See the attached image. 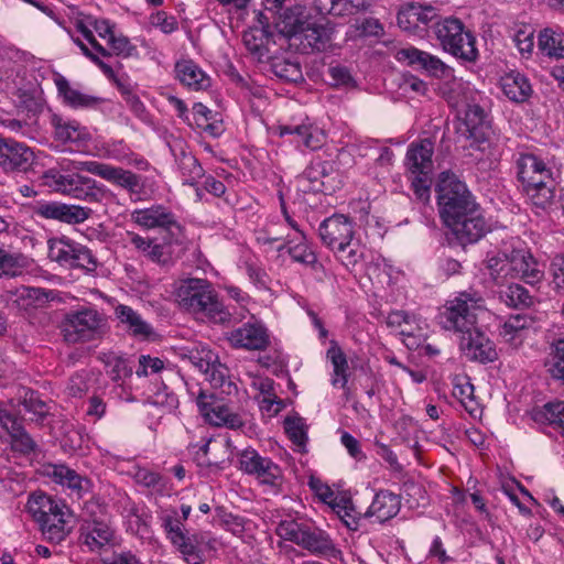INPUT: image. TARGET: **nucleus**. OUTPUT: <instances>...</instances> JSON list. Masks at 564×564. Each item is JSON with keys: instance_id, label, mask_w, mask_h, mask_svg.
Instances as JSON below:
<instances>
[{"instance_id": "obj_1", "label": "nucleus", "mask_w": 564, "mask_h": 564, "mask_svg": "<svg viewBox=\"0 0 564 564\" xmlns=\"http://www.w3.org/2000/svg\"><path fill=\"white\" fill-rule=\"evenodd\" d=\"M69 170L85 171L99 176L126 189L131 196L140 195L144 189L140 175L98 161H73L67 166L61 163V170L53 167L42 174V184L53 192L90 204H101L107 198L109 191L104 185L79 173H62Z\"/></svg>"}, {"instance_id": "obj_2", "label": "nucleus", "mask_w": 564, "mask_h": 564, "mask_svg": "<svg viewBox=\"0 0 564 564\" xmlns=\"http://www.w3.org/2000/svg\"><path fill=\"white\" fill-rule=\"evenodd\" d=\"M175 297L182 310L204 316L213 323L229 325L236 321L219 301L213 284L206 279L181 280L175 290Z\"/></svg>"}, {"instance_id": "obj_3", "label": "nucleus", "mask_w": 564, "mask_h": 564, "mask_svg": "<svg viewBox=\"0 0 564 564\" xmlns=\"http://www.w3.org/2000/svg\"><path fill=\"white\" fill-rule=\"evenodd\" d=\"M516 170L517 178L528 199L541 209L551 206L556 187L552 167L536 154L523 152L516 159Z\"/></svg>"}, {"instance_id": "obj_4", "label": "nucleus", "mask_w": 564, "mask_h": 564, "mask_svg": "<svg viewBox=\"0 0 564 564\" xmlns=\"http://www.w3.org/2000/svg\"><path fill=\"white\" fill-rule=\"evenodd\" d=\"M28 511L39 523L45 539L61 543L72 531L70 509L61 500L44 492H34L28 501Z\"/></svg>"}, {"instance_id": "obj_5", "label": "nucleus", "mask_w": 564, "mask_h": 564, "mask_svg": "<svg viewBox=\"0 0 564 564\" xmlns=\"http://www.w3.org/2000/svg\"><path fill=\"white\" fill-rule=\"evenodd\" d=\"M59 329L63 340L68 345L96 341L107 335L108 318L96 306L83 305L64 315Z\"/></svg>"}, {"instance_id": "obj_6", "label": "nucleus", "mask_w": 564, "mask_h": 564, "mask_svg": "<svg viewBox=\"0 0 564 564\" xmlns=\"http://www.w3.org/2000/svg\"><path fill=\"white\" fill-rule=\"evenodd\" d=\"M486 311L485 300L477 292H459L440 308L437 321L445 330L457 335L478 326V316Z\"/></svg>"}, {"instance_id": "obj_7", "label": "nucleus", "mask_w": 564, "mask_h": 564, "mask_svg": "<svg viewBox=\"0 0 564 564\" xmlns=\"http://www.w3.org/2000/svg\"><path fill=\"white\" fill-rule=\"evenodd\" d=\"M436 192L438 213L444 225L480 207L466 184L452 172L441 173Z\"/></svg>"}, {"instance_id": "obj_8", "label": "nucleus", "mask_w": 564, "mask_h": 564, "mask_svg": "<svg viewBox=\"0 0 564 564\" xmlns=\"http://www.w3.org/2000/svg\"><path fill=\"white\" fill-rule=\"evenodd\" d=\"M440 46L447 53L466 62L478 57L476 37L458 18L446 17L432 25Z\"/></svg>"}, {"instance_id": "obj_9", "label": "nucleus", "mask_w": 564, "mask_h": 564, "mask_svg": "<svg viewBox=\"0 0 564 564\" xmlns=\"http://www.w3.org/2000/svg\"><path fill=\"white\" fill-rule=\"evenodd\" d=\"M82 518L80 538L90 551H98L111 541L113 531L108 523L105 506L95 500L87 501Z\"/></svg>"}, {"instance_id": "obj_10", "label": "nucleus", "mask_w": 564, "mask_h": 564, "mask_svg": "<svg viewBox=\"0 0 564 564\" xmlns=\"http://www.w3.org/2000/svg\"><path fill=\"white\" fill-rule=\"evenodd\" d=\"M239 468L245 474L257 478L262 485L275 486L282 478L280 466L251 447L239 454Z\"/></svg>"}, {"instance_id": "obj_11", "label": "nucleus", "mask_w": 564, "mask_h": 564, "mask_svg": "<svg viewBox=\"0 0 564 564\" xmlns=\"http://www.w3.org/2000/svg\"><path fill=\"white\" fill-rule=\"evenodd\" d=\"M23 423L21 415L7 406H0V426L9 436L10 448L22 455H30L36 451L37 444Z\"/></svg>"}, {"instance_id": "obj_12", "label": "nucleus", "mask_w": 564, "mask_h": 564, "mask_svg": "<svg viewBox=\"0 0 564 564\" xmlns=\"http://www.w3.org/2000/svg\"><path fill=\"white\" fill-rule=\"evenodd\" d=\"M462 246H467L480 240L490 226L484 216L481 207H478L460 217L445 224Z\"/></svg>"}, {"instance_id": "obj_13", "label": "nucleus", "mask_w": 564, "mask_h": 564, "mask_svg": "<svg viewBox=\"0 0 564 564\" xmlns=\"http://www.w3.org/2000/svg\"><path fill=\"white\" fill-rule=\"evenodd\" d=\"M225 338L234 348L263 351L270 346L268 328L259 321L247 322L227 332Z\"/></svg>"}, {"instance_id": "obj_14", "label": "nucleus", "mask_w": 564, "mask_h": 564, "mask_svg": "<svg viewBox=\"0 0 564 564\" xmlns=\"http://www.w3.org/2000/svg\"><path fill=\"white\" fill-rule=\"evenodd\" d=\"M459 350L470 361L480 364L492 362L498 358L494 341L479 328V326L458 335Z\"/></svg>"}, {"instance_id": "obj_15", "label": "nucleus", "mask_w": 564, "mask_h": 564, "mask_svg": "<svg viewBox=\"0 0 564 564\" xmlns=\"http://www.w3.org/2000/svg\"><path fill=\"white\" fill-rule=\"evenodd\" d=\"M131 220L144 229H164L170 236H174L175 231H182V226L176 220L175 215L167 207L160 204L134 209L131 213Z\"/></svg>"}, {"instance_id": "obj_16", "label": "nucleus", "mask_w": 564, "mask_h": 564, "mask_svg": "<svg viewBox=\"0 0 564 564\" xmlns=\"http://www.w3.org/2000/svg\"><path fill=\"white\" fill-rule=\"evenodd\" d=\"M33 214L44 219H53L69 225H78L83 224L91 216L93 209L61 202H39L33 207Z\"/></svg>"}, {"instance_id": "obj_17", "label": "nucleus", "mask_w": 564, "mask_h": 564, "mask_svg": "<svg viewBox=\"0 0 564 564\" xmlns=\"http://www.w3.org/2000/svg\"><path fill=\"white\" fill-rule=\"evenodd\" d=\"M33 161L31 148L11 138H0V167L4 172H26Z\"/></svg>"}, {"instance_id": "obj_18", "label": "nucleus", "mask_w": 564, "mask_h": 564, "mask_svg": "<svg viewBox=\"0 0 564 564\" xmlns=\"http://www.w3.org/2000/svg\"><path fill=\"white\" fill-rule=\"evenodd\" d=\"M322 242L332 251L349 242L355 236L351 219L341 214H335L326 218L319 226Z\"/></svg>"}, {"instance_id": "obj_19", "label": "nucleus", "mask_w": 564, "mask_h": 564, "mask_svg": "<svg viewBox=\"0 0 564 564\" xmlns=\"http://www.w3.org/2000/svg\"><path fill=\"white\" fill-rule=\"evenodd\" d=\"M330 42V30L324 25L311 23L307 20L301 31L289 43L297 52L308 54L314 51H324Z\"/></svg>"}, {"instance_id": "obj_20", "label": "nucleus", "mask_w": 564, "mask_h": 564, "mask_svg": "<svg viewBox=\"0 0 564 564\" xmlns=\"http://www.w3.org/2000/svg\"><path fill=\"white\" fill-rule=\"evenodd\" d=\"M169 147L184 178L183 184L197 185V181L205 175V172L198 160L188 150L186 142L182 139H174Z\"/></svg>"}, {"instance_id": "obj_21", "label": "nucleus", "mask_w": 564, "mask_h": 564, "mask_svg": "<svg viewBox=\"0 0 564 564\" xmlns=\"http://www.w3.org/2000/svg\"><path fill=\"white\" fill-rule=\"evenodd\" d=\"M198 406L205 419L213 425L240 429L243 425L241 417L227 405L215 400L212 395L200 393L197 400Z\"/></svg>"}, {"instance_id": "obj_22", "label": "nucleus", "mask_w": 564, "mask_h": 564, "mask_svg": "<svg viewBox=\"0 0 564 564\" xmlns=\"http://www.w3.org/2000/svg\"><path fill=\"white\" fill-rule=\"evenodd\" d=\"M433 153L434 143L430 139L411 143L404 160V165L410 175H431L433 172Z\"/></svg>"}, {"instance_id": "obj_23", "label": "nucleus", "mask_w": 564, "mask_h": 564, "mask_svg": "<svg viewBox=\"0 0 564 564\" xmlns=\"http://www.w3.org/2000/svg\"><path fill=\"white\" fill-rule=\"evenodd\" d=\"M273 26L279 34L288 39L289 43L301 31L304 23L310 20V15L306 12L304 6L294 3L282 11L278 10V13L272 15Z\"/></svg>"}, {"instance_id": "obj_24", "label": "nucleus", "mask_w": 564, "mask_h": 564, "mask_svg": "<svg viewBox=\"0 0 564 564\" xmlns=\"http://www.w3.org/2000/svg\"><path fill=\"white\" fill-rule=\"evenodd\" d=\"M215 540L208 539L204 532H194L183 535L172 542V545L181 553L187 564H202L204 562V547L213 549Z\"/></svg>"}, {"instance_id": "obj_25", "label": "nucleus", "mask_w": 564, "mask_h": 564, "mask_svg": "<svg viewBox=\"0 0 564 564\" xmlns=\"http://www.w3.org/2000/svg\"><path fill=\"white\" fill-rule=\"evenodd\" d=\"M511 264L513 276L520 278L525 283L533 285L540 282L544 275L542 265L529 250L513 249L511 251Z\"/></svg>"}, {"instance_id": "obj_26", "label": "nucleus", "mask_w": 564, "mask_h": 564, "mask_svg": "<svg viewBox=\"0 0 564 564\" xmlns=\"http://www.w3.org/2000/svg\"><path fill=\"white\" fill-rule=\"evenodd\" d=\"M437 18L436 9L432 6L410 3L399 11L398 25L405 31H415L421 25H427Z\"/></svg>"}, {"instance_id": "obj_27", "label": "nucleus", "mask_w": 564, "mask_h": 564, "mask_svg": "<svg viewBox=\"0 0 564 564\" xmlns=\"http://www.w3.org/2000/svg\"><path fill=\"white\" fill-rule=\"evenodd\" d=\"M401 507L399 497L388 490H381L376 494L371 505L364 513L366 518L375 517L379 523L394 518Z\"/></svg>"}, {"instance_id": "obj_28", "label": "nucleus", "mask_w": 564, "mask_h": 564, "mask_svg": "<svg viewBox=\"0 0 564 564\" xmlns=\"http://www.w3.org/2000/svg\"><path fill=\"white\" fill-rule=\"evenodd\" d=\"M55 85L58 94L63 97L64 102L72 108L96 109L104 102L101 97L85 94L73 88L69 82L63 76H58L55 79Z\"/></svg>"}, {"instance_id": "obj_29", "label": "nucleus", "mask_w": 564, "mask_h": 564, "mask_svg": "<svg viewBox=\"0 0 564 564\" xmlns=\"http://www.w3.org/2000/svg\"><path fill=\"white\" fill-rule=\"evenodd\" d=\"M398 58L406 61L409 65H417L433 76H443L448 68L438 57L416 47L400 50Z\"/></svg>"}, {"instance_id": "obj_30", "label": "nucleus", "mask_w": 564, "mask_h": 564, "mask_svg": "<svg viewBox=\"0 0 564 564\" xmlns=\"http://www.w3.org/2000/svg\"><path fill=\"white\" fill-rule=\"evenodd\" d=\"M176 78L187 88L205 90L210 86V78L192 59H181L175 64Z\"/></svg>"}, {"instance_id": "obj_31", "label": "nucleus", "mask_w": 564, "mask_h": 564, "mask_svg": "<svg viewBox=\"0 0 564 564\" xmlns=\"http://www.w3.org/2000/svg\"><path fill=\"white\" fill-rule=\"evenodd\" d=\"M50 477L62 486H66L77 498H82L90 489V480L80 476L65 465H54L48 473Z\"/></svg>"}, {"instance_id": "obj_32", "label": "nucleus", "mask_w": 564, "mask_h": 564, "mask_svg": "<svg viewBox=\"0 0 564 564\" xmlns=\"http://www.w3.org/2000/svg\"><path fill=\"white\" fill-rule=\"evenodd\" d=\"M54 138L63 143L84 141L89 138L87 129L75 120H67L58 115L51 117Z\"/></svg>"}, {"instance_id": "obj_33", "label": "nucleus", "mask_w": 564, "mask_h": 564, "mask_svg": "<svg viewBox=\"0 0 564 564\" xmlns=\"http://www.w3.org/2000/svg\"><path fill=\"white\" fill-rule=\"evenodd\" d=\"M531 319L525 315H512L510 316L499 329V336L503 343L509 345L511 348H518L522 345L525 330L530 327Z\"/></svg>"}, {"instance_id": "obj_34", "label": "nucleus", "mask_w": 564, "mask_h": 564, "mask_svg": "<svg viewBox=\"0 0 564 564\" xmlns=\"http://www.w3.org/2000/svg\"><path fill=\"white\" fill-rule=\"evenodd\" d=\"M115 314L133 336L140 338H149L151 336L152 327L132 307L120 304L116 307Z\"/></svg>"}, {"instance_id": "obj_35", "label": "nucleus", "mask_w": 564, "mask_h": 564, "mask_svg": "<svg viewBox=\"0 0 564 564\" xmlns=\"http://www.w3.org/2000/svg\"><path fill=\"white\" fill-rule=\"evenodd\" d=\"M288 252L291 258L299 263L317 270L322 265L318 263L315 252L306 242L303 231H299V236H294L288 240Z\"/></svg>"}, {"instance_id": "obj_36", "label": "nucleus", "mask_w": 564, "mask_h": 564, "mask_svg": "<svg viewBox=\"0 0 564 564\" xmlns=\"http://www.w3.org/2000/svg\"><path fill=\"white\" fill-rule=\"evenodd\" d=\"M501 89L503 94L512 101L523 102L531 93V85L520 73H509L501 77Z\"/></svg>"}, {"instance_id": "obj_37", "label": "nucleus", "mask_w": 564, "mask_h": 564, "mask_svg": "<svg viewBox=\"0 0 564 564\" xmlns=\"http://www.w3.org/2000/svg\"><path fill=\"white\" fill-rule=\"evenodd\" d=\"M329 345L326 357L333 365L332 384L333 387H340L344 389L348 382L347 357L336 340H330Z\"/></svg>"}, {"instance_id": "obj_38", "label": "nucleus", "mask_w": 564, "mask_h": 564, "mask_svg": "<svg viewBox=\"0 0 564 564\" xmlns=\"http://www.w3.org/2000/svg\"><path fill=\"white\" fill-rule=\"evenodd\" d=\"M297 545L310 551L313 554H328L333 551L334 545L329 536L321 530H311L304 527Z\"/></svg>"}, {"instance_id": "obj_39", "label": "nucleus", "mask_w": 564, "mask_h": 564, "mask_svg": "<svg viewBox=\"0 0 564 564\" xmlns=\"http://www.w3.org/2000/svg\"><path fill=\"white\" fill-rule=\"evenodd\" d=\"M279 133L281 137L285 134L294 135L297 145H304L311 150H317L322 147V138L317 129H313L310 124L299 126H280Z\"/></svg>"}, {"instance_id": "obj_40", "label": "nucleus", "mask_w": 564, "mask_h": 564, "mask_svg": "<svg viewBox=\"0 0 564 564\" xmlns=\"http://www.w3.org/2000/svg\"><path fill=\"white\" fill-rule=\"evenodd\" d=\"M271 36L272 32L252 26L243 32L242 41L247 50L259 61H262L264 57H269L268 44L271 41Z\"/></svg>"}, {"instance_id": "obj_41", "label": "nucleus", "mask_w": 564, "mask_h": 564, "mask_svg": "<svg viewBox=\"0 0 564 564\" xmlns=\"http://www.w3.org/2000/svg\"><path fill=\"white\" fill-rule=\"evenodd\" d=\"M486 269L490 279L497 284H503L512 274L511 252H499L486 260Z\"/></svg>"}, {"instance_id": "obj_42", "label": "nucleus", "mask_w": 564, "mask_h": 564, "mask_svg": "<svg viewBox=\"0 0 564 564\" xmlns=\"http://www.w3.org/2000/svg\"><path fill=\"white\" fill-rule=\"evenodd\" d=\"M76 242L66 237L51 238L47 240L48 258L63 267H69Z\"/></svg>"}, {"instance_id": "obj_43", "label": "nucleus", "mask_w": 564, "mask_h": 564, "mask_svg": "<svg viewBox=\"0 0 564 564\" xmlns=\"http://www.w3.org/2000/svg\"><path fill=\"white\" fill-rule=\"evenodd\" d=\"M453 395L462 403L471 416H476L479 412V406L475 400L474 386L470 383L468 378L457 377L455 379Z\"/></svg>"}, {"instance_id": "obj_44", "label": "nucleus", "mask_w": 564, "mask_h": 564, "mask_svg": "<svg viewBox=\"0 0 564 564\" xmlns=\"http://www.w3.org/2000/svg\"><path fill=\"white\" fill-rule=\"evenodd\" d=\"M333 251L336 258L347 269H354L365 258V247L359 240L355 238L350 239L349 242L344 243V246H339Z\"/></svg>"}, {"instance_id": "obj_45", "label": "nucleus", "mask_w": 564, "mask_h": 564, "mask_svg": "<svg viewBox=\"0 0 564 564\" xmlns=\"http://www.w3.org/2000/svg\"><path fill=\"white\" fill-rule=\"evenodd\" d=\"M547 372L551 378L564 386V337L550 345Z\"/></svg>"}, {"instance_id": "obj_46", "label": "nucleus", "mask_w": 564, "mask_h": 564, "mask_svg": "<svg viewBox=\"0 0 564 564\" xmlns=\"http://www.w3.org/2000/svg\"><path fill=\"white\" fill-rule=\"evenodd\" d=\"M539 48L550 57H564V34L551 29L541 31L539 35Z\"/></svg>"}, {"instance_id": "obj_47", "label": "nucleus", "mask_w": 564, "mask_h": 564, "mask_svg": "<svg viewBox=\"0 0 564 564\" xmlns=\"http://www.w3.org/2000/svg\"><path fill=\"white\" fill-rule=\"evenodd\" d=\"M112 380L118 381L132 375V368L128 365V360L115 352H100L98 355Z\"/></svg>"}, {"instance_id": "obj_48", "label": "nucleus", "mask_w": 564, "mask_h": 564, "mask_svg": "<svg viewBox=\"0 0 564 564\" xmlns=\"http://www.w3.org/2000/svg\"><path fill=\"white\" fill-rule=\"evenodd\" d=\"M500 300L510 307H529L533 304V296L521 284L514 283L500 291Z\"/></svg>"}, {"instance_id": "obj_49", "label": "nucleus", "mask_w": 564, "mask_h": 564, "mask_svg": "<svg viewBox=\"0 0 564 564\" xmlns=\"http://www.w3.org/2000/svg\"><path fill=\"white\" fill-rule=\"evenodd\" d=\"M184 357L202 373L207 371L218 358L212 349L203 345H195L192 348H187Z\"/></svg>"}, {"instance_id": "obj_50", "label": "nucleus", "mask_w": 564, "mask_h": 564, "mask_svg": "<svg viewBox=\"0 0 564 564\" xmlns=\"http://www.w3.org/2000/svg\"><path fill=\"white\" fill-rule=\"evenodd\" d=\"M284 430L292 443L299 447L300 452H306L307 437V425L304 419L286 417L284 420Z\"/></svg>"}, {"instance_id": "obj_51", "label": "nucleus", "mask_w": 564, "mask_h": 564, "mask_svg": "<svg viewBox=\"0 0 564 564\" xmlns=\"http://www.w3.org/2000/svg\"><path fill=\"white\" fill-rule=\"evenodd\" d=\"M271 68L276 77L285 82L297 83L303 79L302 69L297 62L285 58H274Z\"/></svg>"}, {"instance_id": "obj_52", "label": "nucleus", "mask_w": 564, "mask_h": 564, "mask_svg": "<svg viewBox=\"0 0 564 564\" xmlns=\"http://www.w3.org/2000/svg\"><path fill=\"white\" fill-rule=\"evenodd\" d=\"M72 257V263L68 268L82 269L86 273H94L98 268V260L86 246L76 243Z\"/></svg>"}, {"instance_id": "obj_53", "label": "nucleus", "mask_w": 564, "mask_h": 564, "mask_svg": "<svg viewBox=\"0 0 564 564\" xmlns=\"http://www.w3.org/2000/svg\"><path fill=\"white\" fill-rule=\"evenodd\" d=\"M25 267V258L22 254H10L0 249V278L18 276Z\"/></svg>"}, {"instance_id": "obj_54", "label": "nucleus", "mask_w": 564, "mask_h": 564, "mask_svg": "<svg viewBox=\"0 0 564 564\" xmlns=\"http://www.w3.org/2000/svg\"><path fill=\"white\" fill-rule=\"evenodd\" d=\"M21 404L26 412L35 416L36 421H43L50 414V406L33 390L24 392Z\"/></svg>"}, {"instance_id": "obj_55", "label": "nucleus", "mask_w": 564, "mask_h": 564, "mask_svg": "<svg viewBox=\"0 0 564 564\" xmlns=\"http://www.w3.org/2000/svg\"><path fill=\"white\" fill-rule=\"evenodd\" d=\"M162 514V527L167 539L172 543L186 532L184 530V523L177 518V511L175 509L166 510Z\"/></svg>"}, {"instance_id": "obj_56", "label": "nucleus", "mask_w": 564, "mask_h": 564, "mask_svg": "<svg viewBox=\"0 0 564 564\" xmlns=\"http://www.w3.org/2000/svg\"><path fill=\"white\" fill-rule=\"evenodd\" d=\"M107 43L110 47L108 51L111 53V56L130 57L137 51V47L130 43V40L122 34L111 35Z\"/></svg>"}, {"instance_id": "obj_57", "label": "nucleus", "mask_w": 564, "mask_h": 564, "mask_svg": "<svg viewBox=\"0 0 564 564\" xmlns=\"http://www.w3.org/2000/svg\"><path fill=\"white\" fill-rule=\"evenodd\" d=\"M328 75L332 79V85L341 88H354L356 87V80L354 79L350 70L343 65H335L328 68Z\"/></svg>"}, {"instance_id": "obj_58", "label": "nucleus", "mask_w": 564, "mask_h": 564, "mask_svg": "<svg viewBox=\"0 0 564 564\" xmlns=\"http://www.w3.org/2000/svg\"><path fill=\"white\" fill-rule=\"evenodd\" d=\"M203 375L213 388H223L226 383L230 387V382L227 381L228 368L223 365L218 358L217 361L214 362V365L210 366Z\"/></svg>"}, {"instance_id": "obj_59", "label": "nucleus", "mask_w": 564, "mask_h": 564, "mask_svg": "<svg viewBox=\"0 0 564 564\" xmlns=\"http://www.w3.org/2000/svg\"><path fill=\"white\" fill-rule=\"evenodd\" d=\"M543 415L550 425L562 430L564 437V401L550 402L543 408Z\"/></svg>"}, {"instance_id": "obj_60", "label": "nucleus", "mask_w": 564, "mask_h": 564, "mask_svg": "<svg viewBox=\"0 0 564 564\" xmlns=\"http://www.w3.org/2000/svg\"><path fill=\"white\" fill-rule=\"evenodd\" d=\"M147 258L161 265L170 264L172 262L171 242H158L154 239Z\"/></svg>"}, {"instance_id": "obj_61", "label": "nucleus", "mask_w": 564, "mask_h": 564, "mask_svg": "<svg viewBox=\"0 0 564 564\" xmlns=\"http://www.w3.org/2000/svg\"><path fill=\"white\" fill-rule=\"evenodd\" d=\"M75 26L78 32L83 34L85 40L90 44L93 50L100 54L102 57H110L111 53L107 51L106 47H104L95 37L93 31L90 30V26L87 22V15L84 19H78L75 23Z\"/></svg>"}, {"instance_id": "obj_62", "label": "nucleus", "mask_w": 564, "mask_h": 564, "mask_svg": "<svg viewBox=\"0 0 564 564\" xmlns=\"http://www.w3.org/2000/svg\"><path fill=\"white\" fill-rule=\"evenodd\" d=\"M304 525L297 523L294 520H284L281 521L276 529L275 533L283 540L291 541L297 544L300 539V534L302 533Z\"/></svg>"}, {"instance_id": "obj_63", "label": "nucleus", "mask_w": 564, "mask_h": 564, "mask_svg": "<svg viewBox=\"0 0 564 564\" xmlns=\"http://www.w3.org/2000/svg\"><path fill=\"white\" fill-rule=\"evenodd\" d=\"M134 479L138 484L147 488L162 489L164 487L163 477L159 473L147 468L138 469Z\"/></svg>"}, {"instance_id": "obj_64", "label": "nucleus", "mask_w": 564, "mask_h": 564, "mask_svg": "<svg viewBox=\"0 0 564 564\" xmlns=\"http://www.w3.org/2000/svg\"><path fill=\"white\" fill-rule=\"evenodd\" d=\"M550 272L552 275V283L554 288L561 292L564 291V257L555 256L550 264Z\"/></svg>"}]
</instances>
